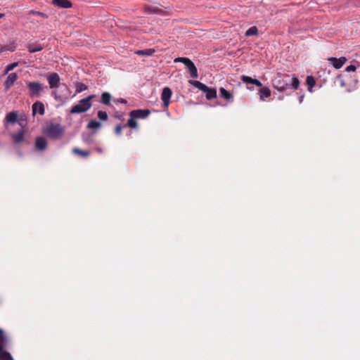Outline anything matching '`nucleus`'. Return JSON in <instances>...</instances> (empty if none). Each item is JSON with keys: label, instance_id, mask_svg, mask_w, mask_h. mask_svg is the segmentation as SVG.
<instances>
[{"label": "nucleus", "instance_id": "obj_1", "mask_svg": "<svg viewBox=\"0 0 360 360\" xmlns=\"http://www.w3.org/2000/svg\"><path fill=\"white\" fill-rule=\"evenodd\" d=\"M300 85V81L297 77L289 75L277 74L272 79V86L274 89L281 93H286L288 90H296Z\"/></svg>", "mask_w": 360, "mask_h": 360}, {"label": "nucleus", "instance_id": "obj_2", "mask_svg": "<svg viewBox=\"0 0 360 360\" xmlns=\"http://www.w3.org/2000/svg\"><path fill=\"white\" fill-rule=\"evenodd\" d=\"M26 85L28 89V95L30 98L41 97L47 89L44 84L37 81L27 82Z\"/></svg>", "mask_w": 360, "mask_h": 360}, {"label": "nucleus", "instance_id": "obj_3", "mask_svg": "<svg viewBox=\"0 0 360 360\" xmlns=\"http://www.w3.org/2000/svg\"><path fill=\"white\" fill-rule=\"evenodd\" d=\"M65 129L59 123H51L46 129V134L52 139H60L64 134Z\"/></svg>", "mask_w": 360, "mask_h": 360}, {"label": "nucleus", "instance_id": "obj_4", "mask_svg": "<svg viewBox=\"0 0 360 360\" xmlns=\"http://www.w3.org/2000/svg\"><path fill=\"white\" fill-rule=\"evenodd\" d=\"M92 106L91 103H87L84 98L79 101L78 103L70 109L71 114H79L89 110Z\"/></svg>", "mask_w": 360, "mask_h": 360}, {"label": "nucleus", "instance_id": "obj_5", "mask_svg": "<svg viewBox=\"0 0 360 360\" xmlns=\"http://www.w3.org/2000/svg\"><path fill=\"white\" fill-rule=\"evenodd\" d=\"M46 77L51 89H56L59 86L60 79L58 73H49Z\"/></svg>", "mask_w": 360, "mask_h": 360}, {"label": "nucleus", "instance_id": "obj_6", "mask_svg": "<svg viewBox=\"0 0 360 360\" xmlns=\"http://www.w3.org/2000/svg\"><path fill=\"white\" fill-rule=\"evenodd\" d=\"M150 114L148 109H137L131 110L129 112V116L136 119H145Z\"/></svg>", "mask_w": 360, "mask_h": 360}, {"label": "nucleus", "instance_id": "obj_7", "mask_svg": "<svg viewBox=\"0 0 360 360\" xmlns=\"http://www.w3.org/2000/svg\"><path fill=\"white\" fill-rule=\"evenodd\" d=\"M172 90L169 87H164L161 94V99L165 108H167L172 97Z\"/></svg>", "mask_w": 360, "mask_h": 360}, {"label": "nucleus", "instance_id": "obj_8", "mask_svg": "<svg viewBox=\"0 0 360 360\" xmlns=\"http://www.w3.org/2000/svg\"><path fill=\"white\" fill-rule=\"evenodd\" d=\"M347 61V58L345 57H340L339 58H329L328 62L329 64L334 67L335 69L341 68L343 65Z\"/></svg>", "mask_w": 360, "mask_h": 360}, {"label": "nucleus", "instance_id": "obj_9", "mask_svg": "<svg viewBox=\"0 0 360 360\" xmlns=\"http://www.w3.org/2000/svg\"><path fill=\"white\" fill-rule=\"evenodd\" d=\"M32 110L33 115H34L37 112H38L40 115H43L45 113L44 105L42 102L37 101L32 104Z\"/></svg>", "mask_w": 360, "mask_h": 360}, {"label": "nucleus", "instance_id": "obj_10", "mask_svg": "<svg viewBox=\"0 0 360 360\" xmlns=\"http://www.w3.org/2000/svg\"><path fill=\"white\" fill-rule=\"evenodd\" d=\"M47 147V141L43 136H38L35 140V148L37 150L43 151Z\"/></svg>", "mask_w": 360, "mask_h": 360}, {"label": "nucleus", "instance_id": "obj_11", "mask_svg": "<svg viewBox=\"0 0 360 360\" xmlns=\"http://www.w3.org/2000/svg\"><path fill=\"white\" fill-rule=\"evenodd\" d=\"M25 132L23 129L18 131L17 133L11 134V138L15 144H18L24 141Z\"/></svg>", "mask_w": 360, "mask_h": 360}, {"label": "nucleus", "instance_id": "obj_12", "mask_svg": "<svg viewBox=\"0 0 360 360\" xmlns=\"http://www.w3.org/2000/svg\"><path fill=\"white\" fill-rule=\"evenodd\" d=\"M18 76L17 74L15 72L10 73L5 82H4V86L6 89H10L14 84V82L17 80Z\"/></svg>", "mask_w": 360, "mask_h": 360}, {"label": "nucleus", "instance_id": "obj_13", "mask_svg": "<svg viewBox=\"0 0 360 360\" xmlns=\"http://www.w3.org/2000/svg\"><path fill=\"white\" fill-rule=\"evenodd\" d=\"M18 122V113L15 111H11L6 114L4 122L14 124Z\"/></svg>", "mask_w": 360, "mask_h": 360}, {"label": "nucleus", "instance_id": "obj_14", "mask_svg": "<svg viewBox=\"0 0 360 360\" xmlns=\"http://www.w3.org/2000/svg\"><path fill=\"white\" fill-rule=\"evenodd\" d=\"M52 4L63 8H69L72 6V4L69 0H53Z\"/></svg>", "mask_w": 360, "mask_h": 360}, {"label": "nucleus", "instance_id": "obj_15", "mask_svg": "<svg viewBox=\"0 0 360 360\" xmlns=\"http://www.w3.org/2000/svg\"><path fill=\"white\" fill-rule=\"evenodd\" d=\"M258 94L259 99L261 101H264L271 96V90L268 87H262Z\"/></svg>", "mask_w": 360, "mask_h": 360}, {"label": "nucleus", "instance_id": "obj_16", "mask_svg": "<svg viewBox=\"0 0 360 360\" xmlns=\"http://www.w3.org/2000/svg\"><path fill=\"white\" fill-rule=\"evenodd\" d=\"M146 11L148 13L163 15V11L156 6H149L146 7Z\"/></svg>", "mask_w": 360, "mask_h": 360}, {"label": "nucleus", "instance_id": "obj_17", "mask_svg": "<svg viewBox=\"0 0 360 360\" xmlns=\"http://www.w3.org/2000/svg\"><path fill=\"white\" fill-rule=\"evenodd\" d=\"M204 93L207 100H212L217 97V91L214 89L208 87Z\"/></svg>", "mask_w": 360, "mask_h": 360}, {"label": "nucleus", "instance_id": "obj_18", "mask_svg": "<svg viewBox=\"0 0 360 360\" xmlns=\"http://www.w3.org/2000/svg\"><path fill=\"white\" fill-rule=\"evenodd\" d=\"M111 98L112 96L110 93L103 92L101 94V103H102L103 105H109L110 104Z\"/></svg>", "mask_w": 360, "mask_h": 360}, {"label": "nucleus", "instance_id": "obj_19", "mask_svg": "<svg viewBox=\"0 0 360 360\" xmlns=\"http://www.w3.org/2000/svg\"><path fill=\"white\" fill-rule=\"evenodd\" d=\"M219 95L226 100H230L233 97L232 94L223 87L219 89Z\"/></svg>", "mask_w": 360, "mask_h": 360}, {"label": "nucleus", "instance_id": "obj_20", "mask_svg": "<svg viewBox=\"0 0 360 360\" xmlns=\"http://www.w3.org/2000/svg\"><path fill=\"white\" fill-rule=\"evenodd\" d=\"M7 337L3 330L0 329V349H4L7 345Z\"/></svg>", "mask_w": 360, "mask_h": 360}, {"label": "nucleus", "instance_id": "obj_21", "mask_svg": "<svg viewBox=\"0 0 360 360\" xmlns=\"http://www.w3.org/2000/svg\"><path fill=\"white\" fill-rule=\"evenodd\" d=\"M72 153L76 154V155H78L82 158H87L89 157L90 153L89 151L88 150H81L79 148H74L72 149Z\"/></svg>", "mask_w": 360, "mask_h": 360}, {"label": "nucleus", "instance_id": "obj_22", "mask_svg": "<svg viewBox=\"0 0 360 360\" xmlns=\"http://www.w3.org/2000/svg\"><path fill=\"white\" fill-rule=\"evenodd\" d=\"M0 360H13L11 354L4 349H0Z\"/></svg>", "mask_w": 360, "mask_h": 360}, {"label": "nucleus", "instance_id": "obj_23", "mask_svg": "<svg viewBox=\"0 0 360 360\" xmlns=\"http://www.w3.org/2000/svg\"><path fill=\"white\" fill-rule=\"evenodd\" d=\"M187 69L188 70V72H189L191 77H193V78L198 77V70H197V68L195 66L193 63H192L191 65H189V66L187 68Z\"/></svg>", "mask_w": 360, "mask_h": 360}, {"label": "nucleus", "instance_id": "obj_24", "mask_svg": "<svg viewBox=\"0 0 360 360\" xmlns=\"http://www.w3.org/2000/svg\"><path fill=\"white\" fill-rule=\"evenodd\" d=\"M27 49L30 53H35L41 51L43 47L40 44H29Z\"/></svg>", "mask_w": 360, "mask_h": 360}, {"label": "nucleus", "instance_id": "obj_25", "mask_svg": "<svg viewBox=\"0 0 360 360\" xmlns=\"http://www.w3.org/2000/svg\"><path fill=\"white\" fill-rule=\"evenodd\" d=\"M155 53V50L153 49H148L144 50H139L136 51V53L139 56H151Z\"/></svg>", "mask_w": 360, "mask_h": 360}, {"label": "nucleus", "instance_id": "obj_26", "mask_svg": "<svg viewBox=\"0 0 360 360\" xmlns=\"http://www.w3.org/2000/svg\"><path fill=\"white\" fill-rule=\"evenodd\" d=\"M101 126V124L96 120H91L87 124L88 129H98Z\"/></svg>", "mask_w": 360, "mask_h": 360}, {"label": "nucleus", "instance_id": "obj_27", "mask_svg": "<svg viewBox=\"0 0 360 360\" xmlns=\"http://www.w3.org/2000/svg\"><path fill=\"white\" fill-rule=\"evenodd\" d=\"M306 82H307V84L309 86L308 90L309 91H311V89H312L313 86L315 85V83H316L314 77L313 76H311V75L307 76V79H306Z\"/></svg>", "mask_w": 360, "mask_h": 360}, {"label": "nucleus", "instance_id": "obj_28", "mask_svg": "<svg viewBox=\"0 0 360 360\" xmlns=\"http://www.w3.org/2000/svg\"><path fill=\"white\" fill-rule=\"evenodd\" d=\"M88 89V86L86 84H84V83H77L76 84V90H75V93L76 94H79V93H81L84 91H86Z\"/></svg>", "mask_w": 360, "mask_h": 360}, {"label": "nucleus", "instance_id": "obj_29", "mask_svg": "<svg viewBox=\"0 0 360 360\" xmlns=\"http://www.w3.org/2000/svg\"><path fill=\"white\" fill-rule=\"evenodd\" d=\"M258 33V29L255 26L250 27L246 32H245V36L246 37H250L253 35H256Z\"/></svg>", "mask_w": 360, "mask_h": 360}, {"label": "nucleus", "instance_id": "obj_30", "mask_svg": "<svg viewBox=\"0 0 360 360\" xmlns=\"http://www.w3.org/2000/svg\"><path fill=\"white\" fill-rule=\"evenodd\" d=\"M175 62H181L182 63L186 68L191 65L193 62L188 58H178L174 60Z\"/></svg>", "mask_w": 360, "mask_h": 360}, {"label": "nucleus", "instance_id": "obj_31", "mask_svg": "<svg viewBox=\"0 0 360 360\" xmlns=\"http://www.w3.org/2000/svg\"><path fill=\"white\" fill-rule=\"evenodd\" d=\"M127 126L131 129H136L137 127V122L136 121V118L130 117V118L127 121Z\"/></svg>", "mask_w": 360, "mask_h": 360}, {"label": "nucleus", "instance_id": "obj_32", "mask_svg": "<svg viewBox=\"0 0 360 360\" xmlns=\"http://www.w3.org/2000/svg\"><path fill=\"white\" fill-rule=\"evenodd\" d=\"M29 14L30 15H36L42 17L44 18H48V15L45 13L40 12V11H34V10H30L29 11Z\"/></svg>", "mask_w": 360, "mask_h": 360}, {"label": "nucleus", "instance_id": "obj_33", "mask_svg": "<svg viewBox=\"0 0 360 360\" xmlns=\"http://www.w3.org/2000/svg\"><path fill=\"white\" fill-rule=\"evenodd\" d=\"M98 117L103 121H105L108 120V114L105 111L99 110L98 112Z\"/></svg>", "mask_w": 360, "mask_h": 360}, {"label": "nucleus", "instance_id": "obj_34", "mask_svg": "<svg viewBox=\"0 0 360 360\" xmlns=\"http://www.w3.org/2000/svg\"><path fill=\"white\" fill-rule=\"evenodd\" d=\"M254 79H255L254 78H252L251 77H249V76H246V75L242 76V81L247 84H253Z\"/></svg>", "mask_w": 360, "mask_h": 360}, {"label": "nucleus", "instance_id": "obj_35", "mask_svg": "<svg viewBox=\"0 0 360 360\" xmlns=\"http://www.w3.org/2000/svg\"><path fill=\"white\" fill-rule=\"evenodd\" d=\"M54 89V90H53V91H51V96H53V98H54L56 101H62V100H63L62 96H61L60 94H58V91L56 90V89Z\"/></svg>", "mask_w": 360, "mask_h": 360}, {"label": "nucleus", "instance_id": "obj_36", "mask_svg": "<svg viewBox=\"0 0 360 360\" xmlns=\"http://www.w3.org/2000/svg\"><path fill=\"white\" fill-rule=\"evenodd\" d=\"M18 65V63H13L10 65H8L6 70H5V72H4V74H8V72H10L11 70H13L15 68H16L17 66Z\"/></svg>", "mask_w": 360, "mask_h": 360}, {"label": "nucleus", "instance_id": "obj_37", "mask_svg": "<svg viewBox=\"0 0 360 360\" xmlns=\"http://www.w3.org/2000/svg\"><path fill=\"white\" fill-rule=\"evenodd\" d=\"M9 50L10 51H14V49H9L7 46L0 44V53Z\"/></svg>", "mask_w": 360, "mask_h": 360}, {"label": "nucleus", "instance_id": "obj_38", "mask_svg": "<svg viewBox=\"0 0 360 360\" xmlns=\"http://www.w3.org/2000/svg\"><path fill=\"white\" fill-rule=\"evenodd\" d=\"M356 70V68L355 65H350L347 66L345 69L346 72H354Z\"/></svg>", "mask_w": 360, "mask_h": 360}, {"label": "nucleus", "instance_id": "obj_39", "mask_svg": "<svg viewBox=\"0 0 360 360\" xmlns=\"http://www.w3.org/2000/svg\"><path fill=\"white\" fill-rule=\"evenodd\" d=\"M122 128V126L121 124L117 125V127L115 129V133L117 135H120L121 134Z\"/></svg>", "mask_w": 360, "mask_h": 360}, {"label": "nucleus", "instance_id": "obj_40", "mask_svg": "<svg viewBox=\"0 0 360 360\" xmlns=\"http://www.w3.org/2000/svg\"><path fill=\"white\" fill-rule=\"evenodd\" d=\"M96 96L95 94H91L89 95V96L84 98V99L87 102V103H91V101Z\"/></svg>", "mask_w": 360, "mask_h": 360}, {"label": "nucleus", "instance_id": "obj_41", "mask_svg": "<svg viewBox=\"0 0 360 360\" xmlns=\"http://www.w3.org/2000/svg\"><path fill=\"white\" fill-rule=\"evenodd\" d=\"M207 88H208V86L202 82H201L200 85L198 86V89L203 92H205L206 91V89H207Z\"/></svg>", "mask_w": 360, "mask_h": 360}, {"label": "nucleus", "instance_id": "obj_42", "mask_svg": "<svg viewBox=\"0 0 360 360\" xmlns=\"http://www.w3.org/2000/svg\"><path fill=\"white\" fill-rule=\"evenodd\" d=\"M190 83L192 84L197 89H198V86L201 84V82L199 81H190Z\"/></svg>", "mask_w": 360, "mask_h": 360}, {"label": "nucleus", "instance_id": "obj_43", "mask_svg": "<svg viewBox=\"0 0 360 360\" xmlns=\"http://www.w3.org/2000/svg\"><path fill=\"white\" fill-rule=\"evenodd\" d=\"M253 84L257 86H258V87H262V83L259 80H258L257 79H254Z\"/></svg>", "mask_w": 360, "mask_h": 360}, {"label": "nucleus", "instance_id": "obj_44", "mask_svg": "<svg viewBox=\"0 0 360 360\" xmlns=\"http://www.w3.org/2000/svg\"><path fill=\"white\" fill-rule=\"evenodd\" d=\"M117 102L120 103L126 104L127 100H125L124 98H120L117 100Z\"/></svg>", "mask_w": 360, "mask_h": 360}, {"label": "nucleus", "instance_id": "obj_45", "mask_svg": "<svg viewBox=\"0 0 360 360\" xmlns=\"http://www.w3.org/2000/svg\"><path fill=\"white\" fill-rule=\"evenodd\" d=\"M304 95H301L298 97L299 102L301 103L303 101Z\"/></svg>", "mask_w": 360, "mask_h": 360}, {"label": "nucleus", "instance_id": "obj_46", "mask_svg": "<svg viewBox=\"0 0 360 360\" xmlns=\"http://www.w3.org/2000/svg\"><path fill=\"white\" fill-rule=\"evenodd\" d=\"M19 124H20L21 126H23V124H24V121H23V120H20V121L19 122Z\"/></svg>", "mask_w": 360, "mask_h": 360}, {"label": "nucleus", "instance_id": "obj_47", "mask_svg": "<svg viewBox=\"0 0 360 360\" xmlns=\"http://www.w3.org/2000/svg\"><path fill=\"white\" fill-rule=\"evenodd\" d=\"M340 84H341L342 86H345V82L342 79L341 80V83Z\"/></svg>", "mask_w": 360, "mask_h": 360}, {"label": "nucleus", "instance_id": "obj_48", "mask_svg": "<svg viewBox=\"0 0 360 360\" xmlns=\"http://www.w3.org/2000/svg\"><path fill=\"white\" fill-rule=\"evenodd\" d=\"M4 16V13H0V18Z\"/></svg>", "mask_w": 360, "mask_h": 360}, {"label": "nucleus", "instance_id": "obj_49", "mask_svg": "<svg viewBox=\"0 0 360 360\" xmlns=\"http://www.w3.org/2000/svg\"><path fill=\"white\" fill-rule=\"evenodd\" d=\"M278 99H279V100H283V96H279V97H278Z\"/></svg>", "mask_w": 360, "mask_h": 360}, {"label": "nucleus", "instance_id": "obj_50", "mask_svg": "<svg viewBox=\"0 0 360 360\" xmlns=\"http://www.w3.org/2000/svg\"><path fill=\"white\" fill-rule=\"evenodd\" d=\"M248 89L250 90H252V89L251 87H248Z\"/></svg>", "mask_w": 360, "mask_h": 360}]
</instances>
